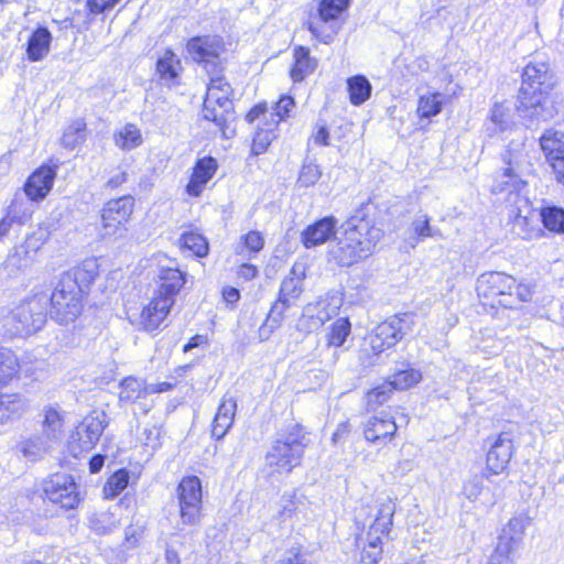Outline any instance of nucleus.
<instances>
[{"label": "nucleus", "instance_id": "nucleus-23", "mask_svg": "<svg viewBox=\"0 0 564 564\" xmlns=\"http://www.w3.org/2000/svg\"><path fill=\"white\" fill-rule=\"evenodd\" d=\"M56 172L51 166L43 165L33 172L24 185L25 195L32 200H41L50 193Z\"/></svg>", "mask_w": 564, "mask_h": 564}, {"label": "nucleus", "instance_id": "nucleus-48", "mask_svg": "<svg viewBox=\"0 0 564 564\" xmlns=\"http://www.w3.org/2000/svg\"><path fill=\"white\" fill-rule=\"evenodd\" d=\"M443 96L440 93L421 96L417 104V113L422 118H431L442 111Z\"/></svg>", "mask_w": 564, "mask_h": 564}, {"label": "nucleus", "instance_id": "nucleus-8", "mask_svg": "<svg viewBox=\"0 0 564 564\" xmlns=\"http://www.w3.org/2000/svg\"><path fill=\"white\" fill-rule=\"evenodd\" d=\"M134 197L123 195L106 202L100 209L98 235L102 240H118L128 231L127 224L134 208Z\"/></svg>", "mask_w": 564, "mask_h": 564}, {"label": "nucleus", "instance_id": "nucleus-24", "mask_svg": "<svg viewBox=\"0 0 564 564\" xmlns=\"http://www.w3.org/2000/svg\"><path fill=\"white\" fill-rule=\"evenodd\" d=\"M98 275V267L95 260H85L80 265L62 274V279L66 281V286H73V290H77L83 293L87 292L90 284Z\"/></svg>", "mask_w": 564, "mask_h": 564}, {"label": "nucleus", "instance_id": "nucleus-27", "mask_svg": "<svg viewBox=\"0 0 564 564\" xmlns=\"http://www.w3.org/2000/svg\"><path fill=\"white\" fill-rule=\"evenodd\" d=\"M217 170V162L212 156H205L195 164L193 174L186 185V193L197 197L203 192L205 185L214 176Z\"/></svg>", "mask_w": 564, "mask_h": 564}, {"label": "nucleus", "instance_id": "nucleus-38", "mask_svg": "<svg viewBox=\"0 0 564 564\" xmlns=\"http://www.w3.org/2000/svg\"><path fill=\"white\" fill-rule=\"evenodd\" d=\"M51 442L42 434H34L21 441L18 444V449L22 456L31 462L40 459L43 454L50 448Z\"/></svg>", "mask_w": 564, "mask_h": 564}, {"label": "nucleus", "instance_id": "nucleus-11", "mask_svg": "<svg viewBox=\"0 0 564 564\" xmlns=\"http://www.w3.org/2000/svg\"><path fill=\"white\" fill-rule=\"evenodd\" d=\"M186 51L194 62L204 66L207 73L221 72L220 55L225 51V45L220 36H194L187 41Z\"/></svg>", "mask_w": 564, "mask_h": 564}, {"label": "nucleus", "instance_id": "nucleus-64", "mask_svg": "<svg viewBox=\"0 0 564 564\" xmlns=\"http://www.w3.org/2000/svg\"><path fill=\"white\" fill-rule=\"evenodd\" d=\"M553 173L557 182L564 185V154L554 161L550 162Z\"/></svg>", "mask_w": 564, "mask_h": 564}, {"label": "nucleus", "instance_id": "nucleus-37", "mask_svg": "<svg viewBox=\"0 0 564 564\" xmlns=\"http://www.w3.org/2000/svg\"><path fill=\"white\" fill-rule=\"evenodd\" d=\"M120 524V519L113 511H96L88 518L89 529L98 535L111 533Z\"/></svg>", "mask_w": 564, "mask_h": 564}, {"label": "nucleus", "instance_id": "nucleus-16", "mask_svg": "<svg viewBox=\"0 0 564 564\" xmlns=\"http://www.w3.org/2000/svg\"><path fill=\"white\" fill-rule=\"evenodd\" d=\"M106 419L105 412H94L84 417L72 435L70 447L74 455H77V451L89 452L96 446L108 425Z\"/></svg>", "mask_w": 564, "mask_h": 564}, {"label": "nucleus", "instance_id": "nucleus-41", "mask_svg": "<svg viewBox=\"0 0 564 564\" xmlns=\"http://www.w3.org/2000/svg\"><path fill=\"white\" fill-rule=\"evenodd\" d=\"M350 102L355 106L364 104L371 95L370 82L361 75L352 76L347 80Z\"/></svg>", "mask_w": 564, "mask_h": 564}, {"label": "nucleus", "instance_id": "nucleus-51", "mask_svg": "<svg viewBox=\"0 0 564 564\" xmlns=\"http://www.w3.org/2000/svg\"><path fill=\"white\" fill-rule=\"evenodd\" d=\"M129 484V474L126 469L117 470L112 474L104 486L106 498H115L120 495Z\"/></svg>", "mask_w": 564, "mask_h": 564}, {"label": "nucleus", "instance_id": "nucleus-58", "mask_svg": "<svg viewBox=\"0 0 564 564\" xmlns=\"http://www.w3.org/2000/svg\"><path fill=\"white\" fill-rule=\"evenodd\" d=\"M243 245L251 252H259L264 246V239L259 231L251 230L243 236Z\"/></svg>", "mask_w": 564, "mask_h": 564}, {"label": "nucleus", "instance_id": "nucleus-21", "mask_svg": "<svg viewBox=\"0 0 564 564\" xmlns=\"http://www.w3.org/2000/svg\"><path fill=\"white\" fill-rule=\"evenodd\" d=\"M338 220L334 216L323 217L307 226L302 232V242L310 249L325 243L336 234Z\"/></svg>", "mask_w": 564, "mask_h": 564}, {"label": "nucleus", "instance_id": "nucleus-7", "mask_svg": "<svg viewBox=\"0 0 564 564\" xmlns=\"http://www.w3.org/2000/svg\"><path fill=\"white\" fill-rule=\"evenodd\" d=\"M394 512L392 499L386 498L379 502L376 519L366 535L356 539L357 546L361 547L360 564H379L383 539L389 536Z\"/></svg>", "mask_w": 564, "mask_h": 564}, {"label": "nucleus", "instance_id": "nucleus-19", "mask_svg": "<svg viewBox=\"0 0 564 564\" xmlns=\"http://www.w3.org/2000/svg\"><path fill=\"white\" fill-rule=\"evenodd\" d=\"M525 528L527 520L523 517L511 518L502 528L495 550L514 558L516 552L523 541Z\"/></svg>", "mask_w": 564, "mask_h": 564}, {"label": "nucleus", "instance_id": "nucleus-17", "mask_svg": "<svg viewBox=\"0 0 564 564\" xmlns=\"http://www.w3.org/2000/svg\"><path fill=\"white\" fill-rule=\"evenodd\" d=\"M398 425L388 413L380 412L369 417L364 424V436L367 442L383 446L394 436Z\"/></svg>", "mask_w": 564, "mask_h": 564}, {"label": "nucleus", "instance_id": "nucleus-25", "mask_svg": "<svg viewBox=\"0 0 564 564\" xmlns=\"http://www.w3.org/2000/svg\"><path fill=\"white\" fill-rule=\"evenodd\" d=\"M186 274L175 267H162L159 271L158 297L170 299L175 304V297L185 284Z\"/></svg>", "mask_w": 564, "mask_h": 564}, {"label": "nucleus", "instance_id": "nucleus-47", "mask_svg": "<svg viewBox=\"0 0 564 564\" xmlns=\"http://www.w3.org/2000/svg\"><path fill=\"white\" fill-rule=\"evenodd\" d=\"M275 127L272 121L265 122V128H259L253 137L252 152L259 155L267 151L271 142L276 138Z\"/></svg>", "mask_w": 564, "mask_h": 564}, {"label": "nucleus", "instance_id": "nucleus-34", "mask_svg": "<svg viewBox=\"0 0 564 564\" xmlns=\"http://www.w3.org/2000/svg\"><path fill=\"white\" fill-rule=\"evenodd\" d=\"M64 417L54 406L43 410L42 435L50 442L57 441L63 434Z\"/></svg>", "mask_w": 564, "mask_h": 564}, {"label": "nucleus", "instance_id": "nucleus-43", "mask_svg": "<svg viewBox=\"0 0 564 564\" xmlns=\"http://www.w3.org/2000/svg\"><path fill=\"white\" fill-rule=\"evenodd\" d=\"M421 379L422 375L420 370L414 369L409 365H402V367L398 368L392 375L390 384L395 389L405 390L419 383Z\"/></svg>", "mask_w": 564, "mask_h": 564}, {"label": "nucleus", "instance_id": "nucleus-59", "mask_svg": "<svg viewBox=\"0 0 564 564\" xmlns=\"http://www.w3.org/2000/svg\"><path fill=\"white\" fill-rule=\"evenodd\" d=\"M120 0H87L86 7L93 14H100L111 10Z\"/></svg>", "mask_w": 564, "mask_h": 564}, {"label": "nucleus", "instance_id": "nucleus-54", "mask_svg": "<svg viewBox=\"0 0 564 564\" xmlns=\"http://www.w3.org/2000/svg\"><path fill=\"white\" fill-rule=\"evenodd\" d=\"M294 105V99L291 96H282L270 112L271 121L278 126L280 121L289 117V112Z\"/></svg>", "mask_w": 564, "mask_h": 564}, {"label": "nucleus", "instance_id": "nucleus-53", "mask_svg": "<svg viewBox=\"0 0 564 564\" xmlns=\"http://www.w3.org/2000/svg\"><path fill=\"white\" fill-rule=\"evenodd\" d=\"M321 177V166L314 161H305L300 170L296 184L300 187H310L315 185Z\"/></svg>", "mask_w": 564, "mask_h": 564}, {"label": "nucleus", "instance_id": "nucleus-9", "mask_svg": "<svg viewBox=\"0 0 564 564\" xmlns=\"http://www.w3.org/2000/svg\"><path fill=\"white\" fill-rule=\"evenodd\" d=\"M180 521L178 530L199 527L204 518L202 481L197 476L184 477L176 489Z\"/></svg>", "mask_w": 564, "mask_h": 564}, {"label": "nucleus", "instance_id": "nucleus-30", "mask_svg": "<svg viewBox=\"0 0 564 564\" xmlns=\"http://www.w3.org/2000/svg\"><path fill=\"white\" fill-rule=\"evenodd\" d=\"M208 108L210 110L213 109V111H210L212 115L206 112V101H204L202 109L203 118L214 122L225 139L234 137L235 129L230 127L236 119L234 105L228 108L218 107V105H210Z\"/></svg>", "mask_w": 564, "mask_h": 564}, {"label": "nucleus", "instance_id": "nucleus-42", "mask_svg": "<svg viewBox=\"0 0 564 564\" xmlns=\"http://www.w3.org/2000/svg\"><path fill=\"white\" fill-rule=\"evenodd\" d=\"M410 239L415 243L430 237H442L438 229L430 225V217L426 214H420L414 217L409 228Z\"/></svg>", "mask_w": 564, "mask_h": 564}, {"label": "nucleus", "instance_id": "nucleus-40", "mask_svg": "<svg viewBox=\"0 0 564 564\" xmlns=\"http://www.w3.org/2000/svg\"><path fill=\"white\" fill-rule=\"evenodd\" d=\"M19 370L20 364L14 351L0 345V384L10 382Z\"/></svg>", "mask_w": 564, "mask_h": 564}, {"label": "nucleus", "instance_id": "nucleus-39", "mask_svg": "<svg viewBox=\"0 0 564 564\" xmlns=\"http://www.w3.org/2000/svg\"><path fill=\"white\" fill-rule=\"evenodd\" d=\"M540 144L549 163L564 154L563 133L554 130H546L540 138Z\"/></svg>", "mask_w": 564, "mask_h": 564}, {"label": "nucleus", "instance_id": "nucleus-32", "mask_svg": "<svg viewBox=\"0 0 564 564\" xmlns=\"http://www.w3.org/2000/svg\"><path fill=\"white\" fill-rule=\"evenodd\" d=\"M28 406L26 399L20 393H0V424L20 419Z\"/></svg>", "mask_w": 564, "mask_h": 564}, {"label": "nucleus", "instance_id": "nucleus-3", "mask_svg": "<svg viewBox=\"0 0 564 564\" xmlns=\"http://www.w3.org/2000/svg\"><path fill=\"white\" fill-rule=\"evenodd\" d=\"M476 291L478 296L487 300L491 306L499 305L505 308H517L520 303L532 297L529 285L517 284L513 276L496 271L480 274Z\"/></svg>", "mask_w": 564, "mask_h": 564}, {"label": "nucleus", "instance_id": "nucleus-55", "mask_svg": "<svg viewBox=\"0 0 564 564\" xmlns=\"http://www.w3.org/2000/svg\"><path fill=\"white\" fill-rule=\"evenodd\" d=\"M85 124L77 122L75 126L69 127L63 134L61 141L67 148H74L83 139V130Z\"/></svg>", "mask_w": 564, "mask_h": 564}, {"label": "nucleus", "instance_id": "nucleus-31", "mask_svg": "<svg viewBox=\"0 0 564 564\" xmlns=\"http://www.w3.org/2000/svg\"><path fill=\"white\" fill-rule=\"evenodd\" d=\"M232 88L229 83L225 82L221 77H212L207 88L204 101H206V112L212 115L208 108L210 105H218V107L228 108L234 105L230 99Z\"/></svg>", "mask_w": 564, "mask_h": 564}, {"label": "nucleus", "instance_id": "nucleus-20", "mask_svg": "<svg viewBox=\"0 0 564 564\" xmlns=\"http://www.w3.org/2000/svg\"><path fill=\"white\" fill-rule=\"evenodd\" d=\"M149 395V384L142 379L128 377L120 382V402L137 404L144 414L153 406V401L148 399Z\"/></svg>", "mask_w": 564, "mask_h": 564}, {"label": "nucleus", "instance_id": "nucleus-36", "mask_svg": "<svg viewBox=\"0 0 564 564\" xmlns=\"http://www.w3.org/2000/svg\"><path fill=\"white\" fill-rule=\"evenodd\" d=\"M294 65L291 69V77L294 82H301L306 76L312 74L316 66L317 61L310 56V50L304 46H299L294 51Z\"/></svg>", "mask_w": 564, "mask_h": 564}, {"label": "nucleus", "instance_id": "nucleus-61", "mask_svg": "<svg viewBox=\"0 0 564 564\" xmlns=\"http://www.w3.org/2000/svg\"><path fill=\"white\" fill-rule=\"evenodd\" d=\"M127 181V173L121 169H117L115 173L107 180L104 187L107 191H113Z\"/></svg>", "mask_w": 564, "mask_h": 564}, {"label": "nucleus", "instance_id": "nucleus-14", "mask_svg": "<svg viewBox=\"0 0 564 564\" xmlns=\"http://www.w3.org/2000/svg\"><path fill=\"white\" fill-rule=\"evenodd\" d=\"M343 300L337 294H326L316 301L307 303L300 318V325L306 332H315L327 321L337 315Z\"/></svg>", "mask_w": 564, "mask_h": 564}, {"label": "nucleus", "instance_id": "nucleus-4", "mask_svg": "<svg viewBox=\"0 0 564 564\" xmlns=\"http://www.w3.org/2000/svg\"><path fill=\"white\" fill-rule=\"evenodd\" d=\"M382 236L383 231L379 227H346L343 238L333 246L329 254L339 265L349 267L368 258Z\"/></svg>", "mask_w": 564, "mask_h": 564}, {"label": "nucleus", "instance_id": "nucleus-62", "mask_svg": "<svg viewBox=\"0 0 564 564\" xmlns=\"http://www.w3.org/2000/svg\"><path fill=\"white\" fill-rule=\"evenodd\" d=\"M313 141L318 145H328L329 132L325 123H317L312 134Z\"/></svg>", "mask_w": 564, "mask_h": 564}, {"label": "nucleus", "instance_id": "nucleus-18", "mask_svg": "<svg viewBox=\"0 0 564 564\" xmlns=\"http://www.w3.org/2000/svg\"><path fill=\"white\" fill-rule=\"evenodd\" d=\"M50 231L46 228L39 227L32 234L28 235L25 241L15 247L14 252L11 253L7 261V267H17L18 269L24 268L32 260V254L47 241Z\"/></svg>", "mask_w": 564, "mask_h": 564}, {"label": "nucleus", "instance_id": "nucleus-60", "mask_svg": "<svg viewBox=\"0 0 564 564\" xmlns=\"http://www.w3.org/2000/svg\"><path fill=\"white\" fill-rule=\"evenodd\" d=\"M142 436L147 446L155 448L160 445L161 427L158 425L145 427Z\"/></svg>", "mask_w": 564, "mask_h": 564}, {"label": "nucleus", "instance_id": "nucleus-46", "mask_svg": "<svg viewBox=\"0 0 564 564\" xmlns=\"http://www.w3.org/2000/svg\"><path fill=\"white\" fill-rule=\"evenodd\" d=\"M376 210L375 205L370 199L367 202L361 203L351 214V216L347 219L345 226L346 227H354L355 226H361L366 225L367 227H377L373 224V219L371 216H373Z\"/></svg>", "mask_w": 564, "mask_h": 564}, {"label": "nucleus", "instance_id": "nucleus-49", "mask_svg": "<svg viewBox=\"0 0 564 564\" xmlns=\"http://www.w3.org/2000/svg\"><path fill=\"white\" fill-rule=\"evenodd\" d=\"M181 246L193 252L196 257H205L208 253V242L206 238L197 232H185L181 237Z\"/></svg>", "mask_w": 564, "mask_h": 564}, {"label": "nucleus", "instance_id": "nucleus-29", "mask_svg": "<svg viewBox=\"0 0 564 564\" xmlns=\"http://www.w3.org/2000/svg\"><path fill=\"white\" fill-rule=\"evenodd\" d=\"M236 410V400L232 397L225 395L213 421V437L220 440L228 433L229 429L234 424Z\"/></svg>", "mask_w": 564, "mask_h": 564}, {"label": "nucleus", "instance_id": "nucleus-52", "mask_svg": "<svg viewBox=\"0 0 564 564\" xmlns=\"http://www.w3.org/2000/svg\"><path fill=\"white\" fill-rule=\"evenodd\" d=\"M350 0H322L318 13L324 22L336 20L348 7Z\"/></svg>", "mask_w": 564, "mask_h": 564}, {"label": "nucleus", "instance_id": "nucleus-35", "mask_svg": "<svg viewBox=\"0 0 564 564\" xmlns=\"http://www.w3.org/2000/svg\"><path fill=\"white\" fill-rule=\"evenodd\" d=\"M513 127L511 110L505 104L497 102L490 110L487 131L489 134L506 132Z\"/></svg>", "mask_w": 564, "mask_h": 564}, {"label": "nucleus", "instance_id": "nucleus-5", "mask_svg": "<svg viewBox=\"0 0 564 564\" xmlns=\"http://www.w3.org/2000/svg\"><path fill=\"white\" fill-rule=\"evenodd\" d=\"M308 438L303 426L292 423L280 432L267 453L265 462L278 473H290L300 465Z\"/></svg>", "mask_w": 564, "mask_h": 564}, {"label": "nucleus", "instance_id": "nucleus-10", "mask_svg": "<svg viewBox=\"0 0 564 564\" xmlns=\"http://www.w3.org/2000/svg\"><path fill=\"white\" fill-rule=\"evenodd\" d=\"M523 142L511 141L508 150L503 154L506 167L496 173L492 193L500 194L508 192L510 194L518 193L527 182L522 178L521 165L524 160L522 153Z\"/></svg>", "mask_w": 564, "mask_h": 564}, {"label": "nucleus", "instance_id": "nucleus-50", "mask_svg": "<svg viewBox=\"0 0 564 564\" xmlns=\"http://www.w3.org/2000/svg\"><path fill=\"white\" fill-rule=\"evenodd\" d=\"M351 324L348 318H338L332 326L327 334V344L333 347H340L346 341V338L350 334Z\"/></svg>", "mask_w": 564, "mask_h": 564}, {"label": "nucleus", "instance_id": "nucleus-57", "mask_svg": "<svg viewBox=\"0 0 564 564\" xmlns=\"http://www.w3.org/2000/svg\"><path fill=\"white\" fill-rule=\"evenodd\" d=\"M275 564H310L307 557L299 549L286 550Z\"/></svg>", "mask_w": 564, "mask_h": 564}, {"label": "nucleus", "instance_id": "nucleus-15", "mask_svg": "<svg viewBox=\"0 0 564 564\" xmlns=\"http://www.w3.org/2000/svg\"><path fill=\"white\" fill-rule=\"evenodd\" d=\"M43 491L46 498L64 509H74L82 500L78 485L73 476L56 473L43 481Z\"/></svg>", "mask_w": 564, "mask_h": 564}, {"label": "nucleus", "instance_id": "nucleus-6", "mask_svg": "<svg viewBox=\"0 0 564 564\" xmlns=\"http://www.w3.org/2000/svg\"><path fill=\"white\" fill-rule=\"evenodd\" d=\"M47 305L48 297L45 294L22 301L3 317L6 334L23 337L41 330L47 321Z\"/></svg>", "mask_w": 564, "mask_h": 564}, {"label": "nucleus", "instance_id": "nucleus-28", "mask_svg": "<svg viewBox=\"0 0 564 564\" xmlns=\"http://www.w3.org/2000/svg\"><path fill=\"white\" fill-rule=\"evenodd\" d=\"M182 70L181 59L172 50H166L156 62V74L165 86L177 85Z\"/></svg>", "mask_w": 564, "mask_h": 564}, {"label": "nucleus", "instance_id": "nucleus-13", "mask_svg": "<svg viewBox=\"0 0 564 564\" xmlns=\"http://www.w3.org/2000/svg\"><path fill=\"white\" fill-rule=\"evenodd\" d=\"M305 279V268L295 263L290 270L286 278L283 279L279 297L272 305L268 316V321L278 324L284 312L296 301L303 293V281Z\"/></svg>", "mask_w": 564, "mask_h": 564}, {"label": "nucleus", "instance_id": "nucleus-2", "mask_svg": "<svg viewBox=\"0 0 564 564\" xmlns=\"http://www.w3.org/2000/svg\"><path fill=\"white\" fill-rule=\"evenodd\" d=\"M414 324L412 314H399L387 318L377 325L367 336L359 359L365 367L375 366L381 354L397 345L412 330Z\"/></svg>", "mask_w": 564, "mask_h": 564}, {"label": "nucleus", "instance_id": "nucleus-12", "mask_svg": "<svg viewBox=\"0 0 564 564\" xmlns=\"http://www.w3.org/2000/svg\"><path fill=\"white\" fill-rule=\"evenodd\" d=\"M82 294L73 286H66V281L59 279L48 302H51V318L59 324L74 322L82 312Z\"/></svg>", "mask_w": 564, "mask_h": 564}, {"label": "nucleus", "instance_id": "nucleus-26", "mask_svg": "<svg viewBox=\"0 0 564 564\" xmlns=\"http://www.w3.org/2000/svg\"><path fill=\"white\" fill-rule=\"evenodd\" d=\"M173 305L172 300L155 296L141 313V324L143 328L147 332L158 329L167 317Z\"/></svg>", "mask_w": 564, "mask_h": 564}, {"label": "nucleus", "instance_id": "nucleus-45", "mask_svg": "<svg viewBox=\"0 0 564 564\" xmlns=\"http://www.w3.org/2000/svg\"><path fill=\"white\" fill-rule=\"evenodd\" d=\"M544 227L554 232L564 234V208L558 206H546L540 212Z\"/></svg>", "mask_w": 564, "mask_h": 564}, {"label": "nucleus", "instance_id": "nucleus-1", "mask_svg": "<svg viewBox=\"0 0 564 564\" xmlns=\"http://www.w3.org/2000/svg\"><path fill=\"white\" fill-rule=\"evenodd\" d=\"M553 75L544 62H530L522 73V85L519 90L517 111L522 118H540L543 116L544 104L553 88Z\"/></svg>", "mask_w": 564, "mask_h": 564}, {"label": "nucleus", "instance_id": "nucleus-33", "mask_svg": "<svg viewBox=\"0 0 564 564\" xmlns=\"http://www.w3.org/2000/svg\"><path fill=\"white\" fill-rule=\"evenodd\" d=\"M52 34L47 28L39 26L29 37L26 44L28 58L31 62L42 61L50 52Z\"/></svg>", "mask_w": 564, "mask_h": 564}, {"label": "nucleus", "instance_id": "nucleus-22", "mask_svg": "<svg viewBox=\"0 0 564 564\" xmlns=\"http://www.w3.org/2000/svg\"><path fill=\"white\" fill-rule=\"evenodd\" d=\"M513 453V444L506 434H500L487 453V470L494 475L502 473Z\"/></svg>", "mask_w": 564, "mask_h": 564}, {"label": "nucleus", "instance_id": "nucleus-44", "mask_svg": "<svg viewBox=\"0 0 564 564\" xmlns=\"http://www.w3.org/2000/svg\"><path fill=\"white\" fill-rule=\"evenodd\" d=\"M115 143L118 148L130 151L142 143V135L135 124L128 123L115 135Z\"/></svg>", "mask_w": 564, "mask_h": 564}, {"label": "nucleus", "instance_id": "nucleus-56", "mask_svg": "<svg viewBox=\"0 0 564 564\" xmlns=\"http://www.w3.org/2000/svg\"><path fill=\"white\" fill-rule=\"evenodd\" d=\"M484 477L487 475H475L464 485V494L469 500H475L481 494Z\"/></svg>", "mask_w": 564, "mask_h": 564}, {"label": "nucleus", "instance_id": "nucleus-63", "mask_svg": "<svg viewBox=\"0 0 564 564\" xmlns=\"http://www.w3.org/2000/svg\"><path fill=\"white\" fill-rule=\"evenodd\" d=\"M486 564H514V558L494 550Z\"/></svg>", "mask_w": 564, "mask_h": 564}]
</instances>
